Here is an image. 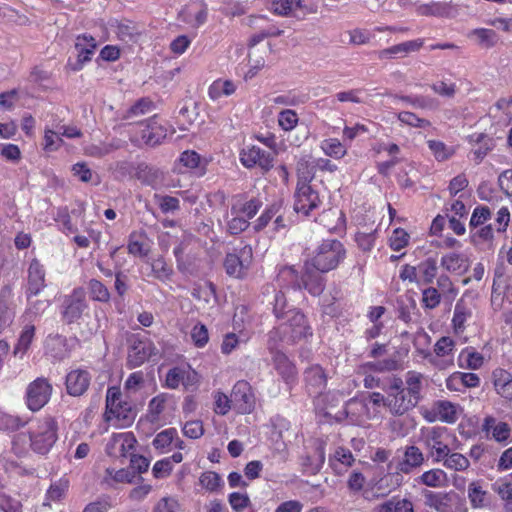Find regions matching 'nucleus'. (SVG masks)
<instances>
[{
	"label": "nucleus",
	"mask_w": 512,
	"mask_h": 512,
	"mask_svg": "<svg viewBox=\"0 0 512 512\" xmlns=\"http://www.w3.org/2000/svg\"><path fill=\"white\" fill-rule=\"evenodd\" d=\"M469 317H471V311L462 303H456L452 319L455 331L462 332Z\"/></svg>",
	"instance_id": "obj_52"
},
{
	"label": "nucleus",
	"mask_w": 512,
	"mask_h": 512,
	"mask_svg": "<svg viewBox=\"0 0 512 512\" xmlns=\"http://www.w3.org/2000/svg\"><path fill=\"white\" fill-rule=\"evenodd\" d=\"M297 123L298 115L294 110L286 109L281 111L278 115V124L285 131L294 129Z\"/></svg>",
	"instance_id": "obj_59"
},
{
	"label": "nucleus",
	"mask_w": 512,
	"mask_h": 512,
	"mask_svg": "<svg viewBox=\"0 0 512 512\" xmlns=\"http://www.w3.org/2000/svg\"><path fill=\"white\" fill-rule=\"evenodd\" d=\"M423 375L416 371H408L405 375L406 394L411 395L419 403L421 399Z\"/></svg>",
	"instance_id": "obj_33"
},
{
	"label": "nucleus",
	"mask_w": 512,
	"mask_h": 512,
	"mask_svg": "<svg viewBox=\"0 0 512 512\" xmlns=\"http://www.w3.org/2000/svg\"><path fill=\"white\" fill-rule=\"evenodd\" d=\"M142 124L145 127L141 131L142 140L149 146H156L167 136V129L158 121V116L153 115Z\"/></svg>",
	"instance_id": "obj_21"
},
{
	"label": "nucleus",
	"mask_w": 512,
	"mask_h": 512,
	"mask_svg": "<svg viewBox=\"0 0 512 512\" xmlns=\"http://www.w3.org/2000/svg\"><path fill=\"white\" fill-rule=\"evenodd\" d=\"M325 462V447L322 443L318 444L312 456H307L304 465L307 466L312 473H317L323 467Z\"/></svg>",
	"instance_id": "obj_47"
},
{
	"label": "nucleus",
	"mask_w": 512,
	"mask_h": 512,
	"mask_svg": "<svg viewBox=\"0 0 512 512\" xmlns=\"http://www.w3.org/2000/svg\"><path fill=\"white\" fill-rule=\"evenodd\" d=\"M155 109L154 102L147 97L140 98L137 100L129 109H127L123 115V120H132L139 116L151 113Z\"/></svg>",
	"instance_id": "obj_31"
},
{
	"label": "nucleus",
	"mask_w": 512,
	"mask_h": 512,
	"mask_svg": "<svg viewBox=\"0 0 512 512\" xmlns=\"http://www.w3.org/2000/svg\"><path fill=\"white\" fill-rule=\"evenodd\" d=\"M262 205H263V202L258 197H253L244 203H240V201L237 200L231 206V214L242 213L245 215L247 220L252 219L258 213V211L262 207Z\"/></svg>",
	"instance_id": "obj_32"
},
{
	"label": "nucleus",
	"mask_w": 512,
	"mask_h": 512,
	"mask_svg": "<svg viewBox=\"0 0 512 512\" xmlns=\"http://www.w3.org/2000/svg\"><path fill=\"white\" fill-rule=\"evenodd\" d=\"M136 417V411L130 402L122 399L119 387H109L106 393L105 418L119 428L130 426Z\"/></svg>",
	"instance_id": "obj_4"
},
{
	"label": "nucleus",
	"mask_w": 512,
	"mask_h": 512,
	"mask_svg": "<svg viewBox=\"0 0 512 512\" xmlns=\"http://www.w3.org/2000/svg\"><path fill=\"white\" fill-rule=\"evenodd\" d=\"M35 335V326L26 325L18 338L17 344L14 347L13 354L22 358L28 351Z\"/></svg>",
	"instance_id": "obj_35"
},
{
	"label": "nucleus",
	"mask_w": 512,
	"mask_h": 512,
	"mask_svg": "<svg viewBox=\"0 0 512 512\" xmlns=\"http://www.w3.org/2000/svg\"><path fill=\"white\" fill-rule=\"evenodd\" d=\"M404 475L403 472H400L396 468H390L388 463L387 473L379 479L377 487L387 492L394 491L405 483Z\"/></svg>",
	"instance_id": "obj_26"
},
{
	"label": "nucleus",
	"mask_w": 512,
	"mask_h": 512,
	"mask_svg": "<svg viewBox=\"0 0 512 512\" xmlns=\"http://www.w3.org/2000/svg\"><path fill=\"white\" fill-rule=\"evenodd\" d=\"M491 218V210L487 206H477L473 210L469 226L471 229L482 226Z\"/></svg>",
	"instance_id": "obj_56"
},
{
	"label": "nucleus",
	"mask_w": 512,
	"mask_h": 512,
	"mask_svg": "<svg viewBox=\"0 0 512 512\" xmlns=\"http://www.w3.org/2000/svg\"><path fill=\"white\" fill-rule=\"evenodd\" d=\"M240 161L246 168L258 166L263 171H269L273 167L271 153L255 145L247 146L241 150Z\"/></svg>",
	"instance_id": "obj_15"
},
{
	"label": "nucleus",
	"mask_w": 512,
	"mask_h": 512,
	"mask_svg": "<svg viewBox=\"0 0 512 512\" xmlns=\"http://www.w3.org/2000/svg\"><path fill=\"white\" fill-rule=\"evenodd\" d=\"M441 462L445 468L454 471H465L470 466L468 458L458 452L448 453Z\"/></svg>",
	"instance_id": "obj_42"
},
{
	"label": "nucleus",
	"mask_w": 512,
	"mask_h": 512,
	"mask_svg": "<svg viewBox=\"0 0 512 512\" xmlns=\"http://www.w3.org/2000/svg\"><path fill=\"white\" fill-rule=\"evenodd\" d=\"M305 380L314 393H321L327 383V376L323 368L319 365H313L305 370Z\"/></svg>",
	"instance_id": "obj_27"
},
{
	"label": "nucleus",
	"mask_w": 512,
	"mask_h": 512,
	"mask_svg": "<svg viewBox=\"0 0 512 512\" xmlns=\"http://www.w3.org/2000/svg\"><path fill=\"white\" fill-rule=\"evenodd\" d=\"M446 427L434 426L421 429L420 439L433 463L441 462L450 453Z\"/></svg>",
	"instance_id": "obj_5"
},
{
	"label": "nucleus",
	"mask_w": 512,
	"mask_h": 512,
	"mask_svg": "<svg viewBox=\"0 0 512 512\" xmlns=\"http://www.w3.org/2000/svg\"><path fill=\"white\" fill-rule=\"evenodd\" d=\"M92 375L89 370L83 368L72 369L65 380L66 390L70 396L84 395L91 383Z\"/></svg>",
	"instance_id": "obj_18"
},
{
	"label": "nucleus",
	"mask_w": 512,
	"mask_h": 512,
	"mask_svg": "<svg viewBox=\"0 0 512 512\" xmlns=\"http://www.w3.org/2000/svg\"><path fill=\"white\" fill-rule=\"evenodd\" d=\"M231 401L239 413H250L255 406V396L251 385L245 380L237 381L232 389Z\"/></svg>",
	"instance_id": "obj_16"
},
{
	"label": "nucleus",
	"mask_w": 512,
	"mask_h": 512,
	"mask_svg": "<svg viewBox=\"0 0 512 512\" xmlns=\"http://www.w3.org/2000/svg\"><path fill=\"white\" fill-rule=\"evenodd\" d=\"M441 266L448 272L462 274L468 270L469 260L463 253L451 252L442 256Z\"/></svg>",
	"instance_id": "obj_24"
},
{
	"label": "nucleus",
	"mask_w": 512,
	"mask_h": 512,
	"mask_svg": "<svg viewBox=\"0 0 512 512\" xmlns=\"http://www.w3.org/2000/svg\"><path fill=\"white\" fill-rule=\"evenodd\" d=\"M409 238V234L405 230L401 228L395 229L390 238L391 249L394 251H400L408 245Z\"/></svg>",
	"instance_id": "obj_64"
},
{
	"label": "nucleus",
	"mask_w": 512,
	"mask_h": 512,
	"mask_svg": "<svg viewBox=\"0 0 512 512\" xmlns=\"http://www.w3.org/2000/svg\"><path fill=\"white\" fill-rule=\"evenodd\" d=\"M470 142L476 143L479 146L473 150V154L475 156V160L477 163H480L484 157L491 151L494 147V141L488 135L484 133H475L471 135Z\"/></svg>",
	"instance_id": "obj_30"
},
{
	"label": "nucleus",
	"mask_w": 512,
	"mask_h": 512,
	"mask_svg": "<svg viewBox=\"0 0 512 512\" xmlns=\"http://www.w3.org/2000/svg\"><path fill=\"white\" fill-rule=\"evenodd\" d=\"M487 492L483 490L479 481H473L468 486V498L473 508H481L485 505Z\"/></svg>",
	"instance_id": "obj_43"
},
{
	"label": "nucleus",
	"mask_w": 512,
	"mask_h": 512,
	"mask_svg": "<svg viewBox=\"0 0 512 512\" xmlns=\"http://www.w3.org/2000/svg\"><path fill=\"white\" fill-rule=\"evenodd\" d=\"M87 290L89 297L93 301L107 303L110 300V292L108 288L97 279H90L87 282Z\"/></svg>",
	"instance_id": "obj_39"
},
{
	"label": "nucleus",
	"mask_w": 512,
	"mask_h": 512,
	"mask_svg": "<svg viewBox=\"0 0 512 512\" xmlns=\"http://www.w3.org/2000/svg\"><path fill=\"white\" fill-rule=\"evenodd\" d=\"M199 483L210 492H214L224 485L221 476L214 471L203 472L199 477Z\"/></svg>",
	"instance_id": "obj_49"
},
{
	"label": "nucleus",
	"mask_w": 512,
	"mask_h": 512,
	"mask_svg": "<svg viewBox=\"0 0 512 512\" xmlns=\"http://www.w3.org/2000/svg\"><path fill=\"white\" fill-rule=\"evenodd\" d=\"M425 463V455L416 445H406L397 450V455L389 461V467L396 468L405 475L419 470Z\"/></svg>",
	"instance_id": "obj_7"
},
{
	"label": "nucleus",
	"mask_w": 512,
	"mask_h": 512,
	"mask_svg": "<svg viewBox=\"0 0 512 512\" xmlns=\"http://www.w3.org/2000/svg\"><path fill=\"white\" fill-rule=\"evenodd\" d=\"M137 440L132 432L114 433L106 444V453L114 458L131 457Z\"/></svg>",
	"instance_id": "obj_12"
},
{
	"label": "nucleus",
	"mask_w": 512,
	"mask_h": 512,
	"mask_svg": "<svg viewBox=\"0 0 512 512\" xmlns=\"http://www.w3.org/2000/svg\"><path fill=\"white\" fill-rule=\"evenodd\" d=\"M398 120L410 127L427 128L431 123L429 120L418 117L415 113L409 111H402L397 115Z\"/></svg>",
	"instance_id": "obj_53"
},
{
	"label": "nucleus",
	"mask_w": 512,
	"mask_h": 512,
	"mask_svg": "<svg viewBox=\"0 0 512 512\" xmlns=\"http://www.w3.org/2000/svg\"><path fill=\"white\" fill-rule=\"evenodd\" d=\"M355 458L352 452L345 447H337L329 456V466L337 475H343L354 464Z\"/></svg>",
	"instance_id": "obj_23"
},
{
	"label": "nucleus",
	"mask_w": 512,
	"mask_h": 512,
	"mask_svg": "<svg viewBox=\"0 0 512 512\" xmlns=\"http://www.w3.org/2000/svg\"><path fill=\"white\" fill-rule=\"evenodd\" d=\"M323 273L304 263V271L301 276L293 267H283L278 275L279 281H288L294 289H305L312 296H319L325 289Z\"/></svg>",
	"instance_id": "obj_3"
},
{
	"label": "nucleus",
	"mask_w": 512,
	"mask_h": 512,
	"mask_svg": "<svg viewBox=\"0 0 512 512\" xmlns=\"http://www.w3.org/2000/svg\"><path fill=\"white\" fill-rule=\"evenodd\" d=\"M320 148L325 155L335 159H341L347 153L345 145L337 138L324 139L320 143Z\"/></svg>",
	"instance_id": "obj_37"
},
{
	"label": "nucleus",
	"mask_w": 512,
	"mask_h": 512,
	"mask_svg": "<svg viewBox=\"0 0 512 512\" xmlns=\"http://www.w3.org/2000/svg\"><path fill=\"white\" fill-rule=\"evenodd\" d=\"M176 436L177 430L174 428L163 430L155 436L153 446L156 449H165L174 442Z\"/></svg>",
	"instance_id": "obj_58"
},
{
	"label": "nucleus",
	"mask_w": 512,
	"mask_h": 512,
	"mask_svg": "<svg viewBox=\"0 0 512 512\" xmlns=\"http://www.w3.org/2000/svg\"><path fill=\"white\" fill-rule=\"evenodd\" d=\"M236 90L235 84L230 80H216L214 81L209 89L208 94L209 97L213 100H217L222 96H230Z\"/></svg>",
	"instance_id": "obj_38"
},
{
	"label": "nucleus",
	"mask_w": 512,
	"mask_h": 512,
	"mask_svg": "<svg viewBox=\"0 0 512 512\" xmlns=\"http://www.w3.org/2000/svg\"><path fill=\"white\" fill-rule=\"evenodd\" d=\"M152 271L156 278L161 281L170 279L173 270L163 258L155 259L152 263Z\"/></svg>",
	"instance_id": "obj_63"
},
{
	"label": "nucleus",
	"mask_w": 512,
	"mask_h": 512,
	"mask_svg": "<svg viewBox=\"0 0 512 512\" xmlns=\"http://www.w3.org/2000/svg\"><path fill=\"white\" fill-rule=\"evenodd\" d=\"M269 351L272 354L274 366L279 373L285 377L291 376L294 373V367L287 356L278 350V345L273 350Z\"/></svg>",
	"instance_id": "obj_40"
},
{
	"label": "nucleus",
	"mask_w": 512,
	"mask_h": 512,
	"mask_svg": "<svg viewBox=\"0 0 512 512\" xmlns=\"http://www.w3.org/2000/svg\"><path fill=\"white\" fill-rule=\"evenodd\" d=\"M45 287V270L43 265L37 260L33 259L28 268V284L26 295H37Z\"/></svg>",
	"instance_id": "obj_22"
},
{
	"label": "nucleus",
	"mask_w": 512,
	"mask_h": 512,
	"mask_svg": "<svg viewBox=\"0 0 512 512\" xmlns=\"http://www.w3.org/2000/svg\"><path fill=\"white\" fill-rule=\"evenodd\" d=\"M281 209V203L274 202L269 205L259 218L254 222V230L261 231L270 223L273 217H275Z\"/></svg>",
	"instance_id": "obj_45"
},
{
	"label": "nucleus",
	"mask_w": 512,
	"mask_h": 512,
	"mask_svg": "<svg viewBox=\"0 0 512 512\" xmlns=\"http://www.w3.org/2000/svg\"><path fill=\"white\" fill-rule=\"evenodd\" d=\"M315 162L311 161L309 155H302L296 163L297 184H308L315 177Z\"/></svg>",
	"instance_id": "obj_28"
},
{
	"label": "nucleus",
	"mask_w": 512,
	"mask_h": 512,
	"mask_svg": "<svg viewBox=\"0 0 512 512\" xmlns=\"http://www.w3.org/2000/svg\"><path fill=\"white\" fill-rule=\"evenodd\" d=\"M155 346L149 339H140L133 336L127 356V366L136 368L145 363L155 353Z\"/></svg>",
	"instance_id": "obj_13"
},
{
	"label": "nucleus",
	"mask_w": 512,
	"mask_h": 512,
	"mask_svg": "<svg viewBox=\"0 0 512 512\" xmlns=\"http://www.w3.org/2000/svg\"><path fill=\"white\" fill-rule=\"evenodd\" d=\"M110 27L114 29L117 37L126 43L136 42L141 34L137 25L128 20H113L110 22Z\"/></svg>",
	"instance_id": "obj_25"
},
{
	"label": "nucleus",
	"mask_w": 512,
	"mask_h": 512,
	"mask_svg": "<svg viewBox=\"0 0 512 512\" xmlns=\"http://www.w3.org/2000/svg\"><path fill=\"white\" fill-rule=\"evenodd\" d=\"M461 412L460 405L448 400H437L434 401L431 409L423 413V417L430 423L439 420L444 423L453 424L459 419Z\"/></svg>",
	"instance_id": "obj_11"
},
{
	"label": "nucleus",
	"mask_w": 512,
	"mask_h": 512,
	"mask_svg": "<svg viewBox=\"0 0 512 512\" xmlns=\"http://www.w3.org/2000/svg\"><path fill=\"white\" fill-rule=\"evenodd\" d=\"M57 430V422L53 417L43 418L37 428L30 432L31 449L41 455L47 454L58 439Z\"/></svg>",
	"instance_id": "obj_6"
},
{
	"label": "nucleus",
	"mask_w": 512,
	"mask_h": 512,
	"mask_svg": "<svg viewBox=\"0 0 512 512\" xmlns=\"http://www.w3.org/2000/svg\"><path fill=\"white\" fill-rule=\"evenodd\" d=\"M399 100L410 104L414 108L422 110L435 111L439 108L440 103L436 98L424 95H406L396 96Z\"/></svg>",
	"instance_id": "obj_29"
},
{
	"label": "nucleus",
	"mask_w": 512,
	"mask_h": 512,
	"mask_svg": "<svg viewBox=\"0 0 512 512\" xmlns=\"http://www.w3.org/2000/svg\"><path fill=\"white\" fill-rule=\"evenodd\" d=\"M88 309L85 291L82 287L74 288L71 294L64 297L62 303V319L66 324H73L82 318Z\"/></svg>",
	"instance_id": "obj_8"
},
{
	"label": "nucleus",
	"mask_w": 512,
	"mask_h": 512,
	"mask_svg": "<svg viewBox=\"0 0 512 512\" xmlns=\"http://www.w3.org/2000/svg\"><path fill=\"white\" fill-rule=\"evenodd\" d=\"M445 477V472L441 469H431L421 474L416 481L428 487H439Z\"/></svg>",
	"instance_id": "obj_48"
},
{
	"label": "nucleus",
	"mask_w": 512,
	"mask_h": 512,
	"mask_svg": "<svg viewBox=\"0 0 512 512\" xmlns=\"http://www.w3.org/2000/svg\"><path fill=\"white\" fill-rule=\"evenodd\" d=\"M441 302V294L435 287H428L422 292V303L427 309L436 308Z\"/></svg>",
	"instance_id": "obj_61"
},
{
	"label": "nucleus",
	"mask_w": 512,
	"mask_h": 512,
	"mask_svg": "<svg viewBox=\"0 0 512 512\" xmlns=\"http://www.w3.org/2000/svg\"><path fill=\"white\" fill-rule=\"evenodd\" d=\"M427 145L437 161H445L453 155V149L444 142L438 140H428Z\"/></svg>",
	"instance_id": "obj_50"
},
{
	"label": "nucleus",
	"mask_w": 512,
	"mask_h": 512,
	"mask_svg": "<svg viewBox=\"0 0 512 512\" xmlns=\"http://www.w3.org/2000/svg\"><path fill=\"white\" fill-rule=\"evenodd\" d=\"M10 292V289L6 287L0 293V333L12 323L14 317L6 299Z\"/></svg>",
	"instance_id": "obj_41"
},
{
	"label": "nucleus",
	"mask_w": 512,
	"mask_h": 512,
	"mask_svg": "<svg viewBox=\"0 0 512 512\" xmlns=\"http://www.w3.org/2000/svg\"><path fill=\"white\" fill-rule=\"evenodd\" d=\"M285 321L268 333V349L273 350L280 342L295 344L312 336V329L303 313L296 309L287 310Z\"/></svg>",
	"instance_id": "obj_1"
},
{
	"label": "nucleus",
	"mask_w": 512,
	"mask_h": 512,
	"mask_svg": "<svg viewBox=\"0 0 512 512\" xmlns=\"http://www.w3.org/2000/svg\"><path fill=\"white\" fill-rule=\"evenodd\" d=\"M96 47L97 42L91 35L82 34L77 36L75 43V49L78 52L77 59L75 62L68 61V67L72 71L81 70L85 63L91 61Z\"/></svg>",
	"instance_id": "obj_17"
},
{
	"label": "nucleus",
	"mask_w": 512,
	"mask_h": 512,
	"mask_svg": "<svg viewBox=\"0 0 512 512\" xmlns=\"http://www.w3.org/2000/svg\"><path fill=\"white\" fill-rule=\"evenodd\" d=\"M198 9L194 11V13L192 12L193 10V6H190L188 7V14L190 17L193 16V20L192 19H186V21L188 23H190L193 27H199L201 25H203L206 21H207V17H208V8H207V5L203 2L197 4Z\"/></svg>",
	"instance_id": "obj_57"
},
{
	"label": "nucleus",
	"mask_w": 512,
	"mask_h": 512,
	"mask_svg": "<svg viewBox=\"0 0 512 512\" xmlns=\"http://www.w3.org/2000/svg\"><path fill=\"white\" fill-rule=\"evenodd\" d=\"M419 281L421 284H431L438 271L437 260L429 257L422 261L418 266Z\"/></svg>",
	"instance_id": "obj_34"
},
{
	"label": "nucleus",
	"mask_w": 512,
	"mask_h": 512,
	"mask_svg": "<svg viewBox=\"0 0 512 512\" xmlns=\"http://www.w3.org/2000/svg\"><path fill=\"white\" fill-rule=\"evenodd\" d=\"M179 163L189 170L200 169L204 171V166L201 167V157L193 150H186L181 153ZM203 172H201L202 174Z\"/></svg>",
	"instance_id": "obj_54"
},
{
	"label": "nucleus",
	"mask_w": 512,
	"mask_h": 512,
	"mask_svg": "<svg viewBox=\"0 0 512 512\" xmlns=\"http://www.w3.org/2000/svg\"><path fill=\"white\" fill-rule=\"evenodd\" d=\"M374 512H414V507L408 499H391L378 505Z\"/></svg>",
	"instance_id": "obj_36"
},
{
	"label": "nucleus",
	"mask_w": 512,
	"mask_h": 512,
	"mask_svg": "<svg viewBox=\"0 0 512 512\" xmlns=\"http://www.w3.org/2000/svg\"><path fill=\"white\" fill-rule=\"evenodd\" d=\"M484 358L482 354L476 351H463L459 356L461 367L469 369H479L483 365Z\"/></svg>",
	"instance_id": "obj_51"
},
{
	"label": "nucleus",
	"mask_w": 512,
	"mask_h": 512,
	"mask_svg": "<svg viewBox=\"0 0 512 512\" xmlns=\"http://www.w3.org/2000/svg\"><path fill=\"white\" fill-rule=\"evenodd\" d=\"M418 404L411 395L404 390L393 394H387L386 408L394 416H402L412 410Z\"/></svg>",
	"instance_id": "obj_20"
},
{
	"label": "nucleus",
	"mask_w": 512,
	"mask_h": 512,
	"mask_svg": "<svg viewBox=\"0 0 512 512\" xmlns=\"http://www.w3.org/2000/svg\"><path fill=\"white\" fill-rule=\"evenodd\" d=\"M477 43L483 48H491L498 42V35L492 29L479 28L472 32Z\"/></svg>",
	"instance_id": "obj_44"
},
{
	"label": "nucleus",
	"mask_w": 512,
	"mask_h": 512,
	"mask_svg": "<svg viewBox=\"0 0 512 512\" xmlns=\"http://www.w3.org/2000/svg\"><path fill=\"white\" fill-rule=\"evenodd\" d=\"M243 256H252V248L250 246L243 247L240 251V255L236 253L226 254L223 266L227 275L235 279L245 277L248 266L244 263V260L241 259Z\"/></svg>",
	"instance_id": "obj_19"
},
{
	"label": "nucleus",
	"mask_w": 512,
	"mask_h": 512,
	"mask_svg": "<svg viewBox=\"0 0 512 512\" xmlns=\"http://www.w3.org/2000/svg\"><path fill=\"white\" fill-rule=\"evenodd\" d=\"M69 487V480L65 477H62L58 479L57 481L53 482L47 493H46V500L49 501H59L61 500Z\"/></svg>",
	"instance_id": "obj_46"
},
{
	"label": "nucleus",
	"mask_w": 512,
	"mask_h": 512,
	"mask_svg": "<svg viewBox=\"0 0 512 512\" xmlns=\"http://www.w3.org/2000/svg\"><path fill=\"white\" fill-rule=\"evenodd\" d=\"M481 431L486 439L507 444L511 437L512 427L507 422L501 421L492 415H487L482 421Z\"/></svg>",
	"instance_id": "obj_14"
},
{
	"label": "nucleus",
	"mask_w": 512,
	"mask_h": 512,
	"mask_svg": "<svg viewBox=\"0 0 512 512\" xmlns=\"http://www.w3.org/2000/svg\"><path fill=\"white\" fill-rule=\"evenodd\" d=\"M232 217L226 221V231L230 235H238L249 227V222L239 214H231Z\"/></svg>",
	"instance_id": "obj_55"
},
{
	"label": "nucleus",
	"mask_w": 512,
	"mask_h": 512,
	"mask_svg": "<svg viewBox=\"0 0 512 512\" xmlns=\"http://www.w3.org/2000/svg\"><path fill=\"white\" fill-rule=\"evenodd\" d=\"M321 204V199L317 190L310 183L297 184L294 192V211L304 216L317 209Z\"/></svg>",
	"instance_id": "obj_10"
},
{
	"label": "nucleus",
	"mask_w": 512,
	"mask_h": 512,
	"mask_svg": "<svg viewBox=\"0 0 512 512\" xmlns=\"http://www.w3.org/2000/svg\"><path fill=\"white\" fill-rule=\"evenodd\" d=\"M345 257L346 249L342 242L337 239H324L305 262L315 270L327 273L336 269Z\"/></svg>",
	"instance_id": "obj_2"
},
{
	"label": "nucleus",
	"mask_w": 512,
	"mask_h": 512,
	"mask_svg": "<svg viewBox=\"0 0 512 512\" xmlns=\"http://www.w3.org/2000/svg\"><path fill=\"white\" fill-rule=\"evenodd\" d=\"M23 425L19 417L0 411V431H14Z\"/></svg>",
	"instance_id": "obj_60"
},
{
	"label": "nucleus",
	"mask_w": 512,
	"mask_h": 512,
	"mask_svg": "<svg viewBox=\"0 0 512 512\" xmlns=\"http://www.w3.org/2000/svg\"><path fill=\"white\" fill-rule=\"evenodd\" d=\"M53 387L48 379L38 377L32 381L26 389V404L27 407L33 411H39L50 400Z\"/></svg>",
	"instance_id": "obj_9"
},
{
	"label": "nucleus",
	"mask_w": 512,
	"mask_h": 512,
	"mask_svg": "<svg viewBox=\"0 0 512 512\" xmlns=\"http://www.w3.org/2000/svg\"><path fill=\"white\" fill-rule=\"evenodd\" d=\"M191 339L196 347H204L209 340L207 327L201 323L196 324L191 330Z\"/></svg>",
	"instance_id": "obj_62"
}]
</instances>
